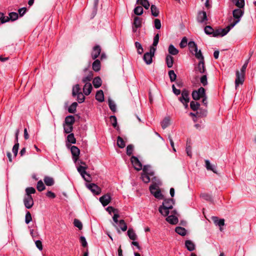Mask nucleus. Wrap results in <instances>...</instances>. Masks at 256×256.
Wrapping results in <instances>:
<instances>
[{"label":"nucleus","instance_id":"60","mask_svg":"<svg viewBox=\"0 0 256 256\" xmlns=\"http://www.w3.org/2000/svg\"><path fill=\"white\" fill-rule=\"evenodd\" d=\"M32 220V217L30 212H27L25 216V222L26 224H29Z\"/></svg>","mask_w":256,"mask_h":256},{"label":"nucleus","instance_id":"55","mask_svg":"<svg viewBox=\"0 0 256 256\" xmlns=\"http://www.w3.org/2000/svg\"><path fill=\"white\" fill-rule=\"evenodd\" d=\"M200 83L202 84L203 86H206L208 84V80H207V76L206 74H204L200 78Z\"/></svg>","mask_w":256,"mask_h":256},{"label":"nucleus","instance_id":"54","mask_svg":"<svg viewBox=\"0 0 256 256\" xmlns=\"http://www.w3.org/2000/svg\"><path fill=\"white\" fill-rule=\"evenodd\" d=\"M86 167L83 166H80L78 167V168H77L78 171L80 174L82 176H84V174H86Z\"/></svg>","mask_w":256,"mask_h":256},{"label":"nucleus","instance_id":"42","mask_svg":"<svg viewBox=\"0 0 256 256\" xmlns=\"http://www.w3.org/2000/svg\"><path fill=\"white\" fill-rule=\"evenodd\" d=\"M118 226L120 227V229L123 231L125 232L127 230V226L125 222L123 220H119L118 222Z\"/></svg>","mask_w":256,"mask_h":256},{"label":"nucleus","instance_id":"34","mask_svg":"<svg viewBox=\"0 0 256 256\" xmlns=\"http://www.w3.org/2000/svg\"><path fill=\"white\" fill-rule=\"evenodd\" d=\"M234 26H232V24L230 23V24L227 26L226 28H220L221 29V36H224L225 35H226L228 32L230 30L231 28H234Z\"/></svg>","mask_w":256,"mask_h":256},{"label":"nucleus","instance_id":"16","mask_svg":"<svg viewBox=\"0 0 256 256\" xmlns=\"http://www.w3.org/2000/svg\"><path fill=\"white\" fill-rule=\"evenodd\" d=\"M101 48L99 46H96L94 47L91 55L93 60L96 58L100 54Z\"/></svg>","mask_w":256,"mask_h":256},{"label":"nucleus","instance_id":"15","mask_svg":"<svg viewBox=\"0 0 256 256\" xmlns=\"http://www.w3.org/2000/svg\"><path fill=\"white\" fill-rule=\"evenodd\" d=\"M133 25L132 30L134 32H136L138 28L142 26V18L138 16L134 17Z\"/></svg>","mask_w":256,"mask_h":256},{"label":"nucleus","instance_id":"48","mask_svg":"<svg viewBox=\"0 0 256 256\" xmlns=\"http://www.w3.org/2000/svg\"><path fill=\"white\" fill-rule=\"evenodd\" d=\"M108 106L112 111L113 112H115L116 111V105L114 102L110 98L108 99Z\"/></svg>","mask_w":256,"mask_h":256},{"label":"nucleus","instance_id":"63","mask_svg":"<svg viewBox=\"0 0 256 256\" xmlns=\"http://www.w3.org/2000/svg\"><path fill=\"white\" fill-rule=\"evenodd\" d=\"M200 197L207 201H210L212 200L211 196L207 193L202 194Z\"/></svg>","mask_w":256,"mask_h":256},{"label":"nucleus","instance_id":"21","mask_svg":"<svg viewBox=\"0 0 256 256\" xmlns=\"http://www.w3.org/2000/svg\"><path fill=\"white\" fill-rule=\"evenodd\" d=\"M75 122V118L73 116H68L66 117L64 124L73 126Z\"/></svg>","mask_w":256,"mask_h":256},{"label":"nucleus","instance_id":"39","mask_svg":"<svg viewBox=\"0 0 256 256\" xmlns=\"http://www.w3.org/2000/svg\"><path fill=\"white\" fill-rule=\"evenodd\" d=\"M200 106V104L196 102L192 101L190 103V107L194 111L197 110Z\"/></svg>","mask_w":256,"mask_h":256},{"label":"nucleus","instance_id":"50","mask_svg":"<svg viewBox=\"0 0 256 256\" xmlns=\"http://www.w3.org/2000/svg\"><path fill=\"white\" fill-rule=\"evenodd\" d=\"M134 12L136 15L140 16L143 13V8L140 6H138L134 8Z\"/></svg>","mask_w":256,"mask_h":256},{"label":"nucleus","instance_id":"1","mask_svg":"<svg viewBox=\"0 0 256 256\" xmlns=\"http://www.w3.org/2000/svg\"><path fill=\"white\" fill-rule=\"evenodd\" d=\"M232 2L238 8L235 9L232 12L234 20L231 22L232 26H234L240 20V18L244 14V10L242 9L244 6V0H231Z\"/></svg>","mask_w":256,"mask_h":256},{"label":"nucleus","instance_id":"46","mask_svg":"<svg viewBox=\"0 0 256 256\" xmlns=\"http://www.w3.org/2000/svg\"><path fill=\"white\" fill-rule=\"evenodd\" d=\"M170 120L169 118H166L164 119L161 123L162 127L163 129L167 128L170 124Z\"/></svg>","mask_w":256,"mask_h":256},{"label":"nucleus","instance_id":"36","mask_svg":"<svg viewBox=\"0 0 256 256\" xmlns=\"http://www.w3.org/2000/svg\"><path fill=\"white\" fill-rule=\"evenodd\" d=\"M206 167L208 170H212L214 173H216V168L214 166L211 164L208 160H205Z\"/></svg>","mask_w":256,"mask_h":256},{"label":"nucleus","instance_id":"7","mask_svg":"<svg viewBox=\"0 0 256 256\" xmlns=\"http://www.w3.org/2000/svg\"><path fill=\"white\" fill-rule=\"evenodd\" d=\"M24 203L26 208L30 209L32 208L34 204L32 196H25L24 198Z\"/></svg>","mask_w":256,"mask_h":256},{"label":"nucleus","instance_id":"14","mask_svg":"<svg viewBox=\"0 0 256 256\" xmlns=\"http://www.w3.org/2000/svg\"><path fill=\"white\" fill-rule=\"evenodd\" d=\"M110 200L111 196L109 194H106L100 198V201L104 206H107Z\"/></svg>","mask_w":256,"mask_h":256},{"label":"nucleus","instance_id":"57","mask_svg":"<svg viewBox=\"0 0 256 256\" xmlns=\"http://www.w3.org/2000/svg\"><path fill=\"white\" fill-rule=\"evenodd\" d=\"M112 126L116 128L117 127V119L115 116H111L110 118Z\"/></svg>","mask_w":256,"mask_h":256},{"label":"nucleus","instance_id":"31","mask_svg":"<svg viewBox=\"0 0 256 256\" xmlns=\"http://www.w3.org/2000/svg\"><path fill=\"white\" fill-rule=\"evenodd\" d=\"M127 233H128V235L129 238L130 240H134L136 239L137 236H136V233L134 232V230H133V229L130 228L128 229V230Z\"/></svg>","mask_w":256,"mask_h":256},{"label":"nucleus","instance_id":"22","mask_svg":"<svg viewBox=\"0 0 256 256\" xmlns=\"http://www.w3.org/2000/svg\"><path fill=\"white\" fill-rule=\"evenodd\" d=\"M185 246L188 251L192 252L195 249V244L190 240H186L185 242Z\"/></svg>","mask_w":256,"mask_h":256},{"label":"nucleus","instance_id":"43","mask_svg":"<svg viewBox=\"0 0 256 256\" xmlns=\"http://www.w3.org/2000/svg\"><path fill=\"white\" fill-rule=\"evenodd\" d=\"M150 176H151L143 172L142 174L141 178L144 183H148L150 180Z\"/></svg>","mask_w":256,"mask_h":256},{"label":"nucleus","instance_id":"53","mask_svg":"<svg viewBox=\"0 0 256 256\" xmlns=\"http://www.w3.org/2000/svg\"><path fill=\"white\" fill-rule=\"evenodd\" d=\"M18 18V14L16 12H12L9 14V16H8V21L11 20L12 21L17 20Z\"/></svg>","mask_w":256,"mask_h":256},{"label":"nucleus","instance_id":"51","mask_svg":"<svg viewBox=\"0 0 256 256\" xmlns=\"http://www.w3.org/2000/svg\"><path fill=\"white\" fill-rule=\"evenodd\" d=\"M168 76L171 82H173L176 80V74L173 70H170L168 72Z\"/></svg>","mask_w":256,"mask_h":256},{"label":"nucleus","instance_id":"26","mask_svg":"<svg viewBox=\"0 0 256 256\" xmlns=\"http://www.w3.org/2000/svg\"><path fill=\"white\" fill-rule=\"evenodd\" d=\"M166 63L168 68H170L174 64V58L170 54L166 56Z\"/></svg>","mask_w":256,"mask_h":256},{"label":"nucleus","instance_id":"47","mask_svg":"<svg viewBox=\"0 0 256 256\" xmlns=\"http://www.w3.org/2000/svg\"><path fill=\"white\" fill-rule=\"evenodd\" d=\"M204 32L206 34L212 35L213 36V34L214 32V30L210 26H207L204 28Z\"/></svg>","mask_w":256,"mask_h":256},{"label":"nucleus","instance_id":"45","mask_svg":"<svg viewBox=\"0 0 256 256\" xmlns=\"http://www.w3.org/2000/svg\"><path fill=\"white\" fill-rule=\"evenodd\" d=\"M194 54L196 58L200 60V61H204V58L200 50L195 51Z\"/></svg>","mask_w":256,"mask_h":256},{"label":"nucleus","instance_id":"25","mask_svg":"<svg viewBox=\"0 0 256 256\" xmlns=\"http://www.w3.org/2000/svg\"><path fill=\"white\" fill-rule=\"evenodd\" d=\"M96 99L99 102H102L104 100V94L102 90H98L96 94Z\"/></svg>","mask_w":256,"mask_h":256},{"label":"nucleus","instance_id":"40","mask_svg":"<svg viewBox=\"0 0 256 256\" xmlns=\"http://www.w3.org/2000/svg\"><path fill=\"white\" fill-rule=\"evenodd\" d=\"M152 14L154 16H158L159 14V11L156 6L152 4L150 8Z\"/></svg>","mask_w":256,"mask_h":256},{"label":"nucleus","instance_id":"4","mask_svg":"<svg viewBox=\"0 0 256 256\" xmlns=\"http://www.w3.org/2000/svg\"><path fill=\"white\" fill-rule=\"evenodd\" d=\"M150 190L151 194L156 198L162 200L164 196L161 192L158 184L156 183L152 184L150 186Z\"/></svg>","mask_w":256,"mask_h":256},{"label":"nucleus","instance_id":"62","mask_svg":"<svg viewBox=\"0 0 256 256\" xmlns=\"http://www.w3.org/2000/svg\"><path fill=\"white\" fill-rule=\"evenodd\" d=\"M77 96V100L79 103H82L84 101L85 97L82 92H80L76 94Z\"/></svg>","mask_w":256,"mask_h":256},{"label":"nucleus","instance_id":"19","mask_svg":"<svg viewBox=\"0 0 256 256\" xmlns=\"http://www.w3.org/2000/svg\"><path fill=\"white\" fill-rule=\"evenodd\" d=\"M92 86L90 82H86L83 88V92L86 96L89 95L92 90Z\"/></svg>","mask_w":256,"mask_h":256},{"label":"nucleus","instance_id":"58","mask_svg":"<svg viewBox=\"0 0 256 256\" xmlns=\"http://www.w3.org/2000/svg\"><path fill=\"white\" fill-rule=\"evenodd\" d=\"M67 138L68 142L72 144H75L76 142V140L73 134H70L68 136Z\"/></svg>","mask_w":256,"mask_h":256},{"label":"nucleus","instance_id":"30","mask_svg":"<svg viewBox=\"0 0 256 256\" xmlns=\"http://www.w3.org/2000/svg\"><path fill=\"white\" fill-rule=\"evenodd\" d=\"M168 52L172 55H176L178 53V50L176 49L172 44H170L168 46Z\"/></svg>","mask_w":256,"mask_h":256},{"label":"nucleus","instance_id":"17","mask_svg":"<svg viewBox=\"0 0 256 256\" xmlns=\"http://www.w3.org/2000/svg\"><path fill=\"white\" fill-rule=\"evenodd\" d=\"M196 70L199 72L200 74H206V69L204 66V61H200L197 67L196 68Z\"/></svg>","mask_w":256,"mask_h":256},{"label":"nucleus","instance_id":"44","mask_svg":"<svg viewBox=\"0 0 256 256\" xmlns=\"http://www.w3.org/2000/svg\"><path fill=\"white\" fill-rule=\"evenodd\" d=\"M134 44H135L136 48L137 49L138 53L140 54H142L144 52V50H143L142 44L138 42H135Z\"/></svg>","mask_w":256,"mask_h":256},{"label":"nucleus","instance_id":"3","mask_svg":"<svg viewBox=\"0 0 256 256\" xmlns=\"http://www.w3.org/2000/svg\"><path fill=\"white\" fill-rule=\"evenodd\" d=\"M192 96V98L196 100H198L202 98V104L205 106H207V96H206L205 89L204 88L200 87L198 90H193Z\"/></svg>","mask_w":256,"mask_h":256},{"label":"nucleus","instance_id":"59","mask_svg":"<svg viewBox=\"0 0 256 256\" xmlns=\"http://www.w3.org/2000/svg\"><path fill=\"white\" fill-rule=\"evenodd\" d=\"M74 226L76 227H77L79 230H82V222L78 220V219H74Z\"/></svg>","mask_w":256,"mask_h":256},{"label":"nucleus","instance_id":"52","mask_svg":"<svg viewBox=\"0 0 256 256\" xmlns=\"http://www.w3.org/2000/svg\"><path fill=\"white\" fill-rule=\"evenodd\" d=\"M45 186L42 180H39L37 183L36 188L39 192H42L45 189Z\"/></svg>","mask_w":256,"mask_h":256},{"label":"nucleus","instance_id":"38","mask_svg":"<svg viewBox=\"0 0 256 256\" xmlns=\"http://www.w3.org/2000/svg\"><path fill=\"white\" fill-rule=\"evenodd\" d=\"M78 106V104L76 102H74L68 108V112L71 114H74L76 112V108Z\"/></svg>","mask_w":256,"mask_h":256},{"label":"nucleus","instance_id":"27","mask_svg":"<svg viewBox=\"0 0 256 256\" xmlns=\"http://www.w3.org/2000/svg\"><path fill=\"white\" fill-rule=\"evenodd\" d=\"M92 83L95 88H98L102 84V80L99 76H97L94 79Z\"/></svg>","mask_w":256,"mask_h":256},{"label":"nucleus","instance_id":"37","mask_svg":"<svg viewBox=\"0 0 256 256\" xmlns=\"http://www.w3.org/2000/svg\"><path fill=\"white\" fill-rule=\"evenodd\" d=\"M117 145L118 146L121 148H122L125 147L126 144L122 138L120 136H118V137L117 140Z\"/></svg>","mask_w":256,"mask_h":256},{"label":"nucleus","instance_id":"28","mask_svg":"<svg viewBox=\"0 0 256 256\" xmlns=\"http://www.w3.org/2000/svg\"><path fill=\"white\" fill-rule=\"evenodd\" d=\"M92 67L94 70L98 72L100 69V62L98 60H95L92 64Z\"/></svg>","mask_w":256,"mask_h":256},{"label":"nucleus","instance_id":"61","mask_svg":"<svg viewBox=\"0 0 256 256\" xmlns=\"http://www.w3.org/2000/svg\"><path fill=\"white\" fill-rule=\"evenodd\" d=\"M26 195L31 196L30 194H33L36 192L35 189L32 187H28L26 189Z\"/></svg>","mask_w":256,"mask_h":256},{"label":"nucleus","instance_id":"9","mask_svg":"<svg viewBox=\"0 0 256 256\" xmlns=\"http://www.w3.org/2000/svg\"><path fill=\"white\" fill-rule=\"evenodd\" d=\"M244 80V74L240 73L238 70L236 72V79L235 80L236 88L239 84H242Z\"/></svg>","mask_w":256,"mask_h":256},{"label":"nucleus","instance_id":"6","mask_svg":"<svg viewBox=\"0 0 256 256\" xmlns=\"http://www.w3.org/2000/svg\"><path fill=\"white\" fill-rule=\"evenodd\" d=\"M178 100L182 103H188L190 102L189 92L184 89L181 93V96L178 98Z\"/></svg>","mask_w":256,"mask_h":256},{"label":"nucleus","instance_id":"41","mask_svg":"<svg viewBox=\"0 0 256 256\" xmlns=\"http://www.w3.org/2000/svg\"><path fill=\"white\" fill-rule=\"evenodd\" d=\"M196 114L198 117H204L206 116L207 110L206 109L200 108L198 111L196 112Z\"/></svg>","mask_w":256,"mask_h":256},{"label":"nucleus","instance_id":"23","mask_svg":"<svg viewBox=\"0 0 256 256\" xmlns=\"http://www.w3.org/2000/svg\"><path fill=\"white\" fill-rule=\"evenodd\" d=\"M143 172L148 174L150 176L154 175V172L152 169V168L150 166H144L143 168Z\"/></svg>","mask_w":256,"mask_h":256},{"label":"nucleus","instance_id":"12","mask_svg":"<svg viewBox=\"0 0 256 256\" xmlns=\"http://www.w3.org/2000/svg\"><path fill=\"white\" fill-rule=\"evenodd\" d=\"M84 72L87 73V75L84 76L82 79V82L86 84V82H90L92 80L93 76V72L91 70H89L88 68H85L84 70Z\"/></svg>","mask_w":256,"mask_h":256},{"label":"nucleus","instance_id":"18","mask_svg":"<svg viewBox=\"0 0 256 256\" xmlns=\"http://www.w3.org/2000/svg\"><path fill=\"white\" fill-rule=\"evenodd\" d=\"M212 220L216 226H218L220 227V230H222L221 227L224 225V220L223 218L219 219L216 216H212Z\"/></svg>","mask_w":256,"mask_h":256},{"label":"nucleus","instance_id":"56","mask_svg":"<svg viewBox=\"0 0 256 256\" xmlns=\"http://www.w3.org/2000/svg\"><path fill=\"white\" fill-rule=\"evenodd\" d=\"M8 22V16H6L4 14L0 12V23L2 24Z\"/></svg>","mask_w":256,"mask_h":256},{"label":"nucleus","instance_id":"11","mask_svg":"<svg viewBox=\"0 0 256 256\" xmlns=\"http://www.w3.org/2000/svg\"><path fill=\"white\" fill-rule=\"evenodd\" d=\"M70 150L72 155V159L74 162H76L78 158L80 150L78 147L74 146H73L71 147Z\"/></svg>","mask_w":256,"mask_h":256},{"label":"nucleus","instance_id":"20","mask_svg":"<svg viewBox=\"0 0 256 256\" xmlns=\"http://www.w3.org/2000/svg\"><path fill=\"white\" fill-rule=\"evenodd\" d=\"M154 56L150 53L146 52L144 55V60L147 64H150L152 62V58Z\"/></svg>","mask_w":256,"mask_h":256},{"label":"nucleus","instance_id":"64","mask_svg":"<svg viewBox=\"0 0 256 256\" xmlns=\"http://www.w3.org/2000/svg\"><path fill=\"white\" fill-rule=\"evenodd\" d=\"M134 150V146L132 144H128L126 147V154L130 156L132 154Z\"/></svg>","mask_w":256,"mask_h":256},{"label":"nucleus","instance_id":"24","mask_svg":"<svg viewBox=\"0 0 256 256\" xmlns=\"http://www.w3.org/2000/svg\"><path fill=\"white\" fill-rule=\"evenodd\" d=\"M188 46L190 52L193 54L195 51H198L197 46L193 41H190L188 43Z\"/></svg>","mask_w":256,"mask_h":256},{"label":"nucleus","instance_id":"8","mask_svg":"<svg viewBox=\"0 0 256 256\" xmlns=\"http://www.w3.org/2000/svg\"><path fill=\"white\" fill-rule=\"evenodd\" d=\"M130 161L135 170L138 171L142 169V164L138 158L134 156H132Z\"/></svg>","mask_w":256,"mask_h":256},{"label":"nucleus","instance_id":"2","mask_svg":"<svg viewBox=\"0 0 256 256\" xmlns=\"http://www.w3.org/2000/svg\"><path fill=\"white\" fill-rule=\"evenodd\" d=\"M174 200L172 198L166 199L164 200L162 204L159 207V212L164 216H168L170 214V210L173 208Z\"/></svg>","mask_w":256,"mask_h":256},{"label":"nucleus","instance_id":"10","mask_svg":"<svg viewBox=\"0 0 256 256\" xmlns=\"http://www.w3.org/2000/svg\"><path fill=\"white\" fill-rule=\"evenodd\" d=\"M176 212L175 210L171 212V215L168 216L166 218V220L172 224H176L178 222V218L174 214H176Z\"/></svg>","mask_w":256,"mask_h":256},{"label":"nucleus","instance_id":"35","mask_svg":"<svg viewBox=\"0 0 256 256\" xmlns=\"http://www.w3.org/2000/svg\"><path fill=\"white\" fill-rule=\"evenodd\" d=\"M80 85L78 84H76L73 86L72 95L73 96L75 97L78 94L81 92H80Z\"/></svg>","mask_w":256,"mask_h":256},{"label":"nucleus","instance_id":"29","mask_svg":"<svg viewBox=\"0 0 256 256\" xmlns=\"http://www.w3.org/2000/svg\"><path fill=\"white\" fill-rule=\"evenodd\" d=\"M44 180L48 186H52L54 184V180L52 178L46 176L44 177Z\"/></svg>","mask_w":256,"mask_h":256},{"label":"nucleus","instance_id":"13","mask_svg":"<svg viewBox=\"0 0 256 256\" xmlns=\"http://www.w3.org/2000/svg\"><path fill=\"white\" fill-rule=\"evenodd\" d=\"M197 20L200 23L206 24L208 20L206 12L204 11L199 12L197 16Z\"/></svg>","mask_w":256,"mask_h":256},{"label":"nucleus","instance_id":"32","mask_svg":"<svg viewBox=\"0 0 256 256\" xmlns=\"http://www.w3.org/2000/svg\"><path fill=\"white\" fill-rule=\"evenodd\" d=\"M175 231L177 234L182 236H184L186 234V230L180 226L176 227L175 229Z\"/></svg>","mask_w":256,"mask_h":256},{"label":"nucleus","instance_id":"33","mask_svg":"<svg viewBox=\"0 0 256 256\" xmlns=\"http://www.w3.org/2000/svg\"><path fill=\"white\" fill-rule=\"evenodd\" d=\"M137 3L141 4L146 10L148 9L150 6L148 0H137Z\"/></svg>","mask_w":256,"mask_h":256},{"label":"nucleus","instance_id":"5","mask_svg":"<svg viewBox=\"0 0 256 256\" xmlns=\"http://www.w3.org/2000/svg\"><path fill=\"white\" fill-rule=\"evenodd\" d=\"M86 186L94 194L99 195L101 193V188L94 184H86Z\"/></svg>","mask_w":256,"mask_h":256},{"label":"nucleus","instance_id":"49","mask_svg":"<svg viewBox=\"0 0 256 256\" xmlns=\"http://www.w3.org/2000/svg\"><path fill=\"white\" fill-rule=\"evenodd\" d=\"M63 125L64 132H66V134H70L72 132L73 130L72 126L67 125L64 124Z\"/></svg>","mask_w":256,"mask_h":256}]
</instances>
